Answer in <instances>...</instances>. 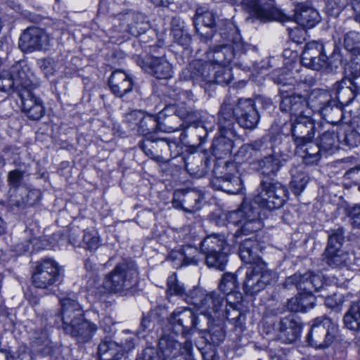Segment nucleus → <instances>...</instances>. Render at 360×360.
I'll return each instance as SVG.
<instances>
[{
  "label": "nucleus",
  "instance_id": "nucleus-1",
  "mask_svg": "<svg viewBox=\"0 0 360 360\" xmlns=\"http://www.w3.org/2000/svg\"><path fill=\"white\" fill-rule=\"evenodd\" d=\"M60 315L63 321V328L78 343H86L91 340L96 332L97 326L84 317L80 304L77 302L75 295L69 294L60 298Z\"/></svg>",
  "mask_w": 360,
  "mask_h": 360
},
{
  "label": "nucleus",
  "instance_id": "nucleus-2",
  "mask_svg": "<svg viewBox=\"0 0 360 360\" xmlns=\"http://www.w3.org/2000/svg\"><path fill=\"white\" fill-rule=\"evenodd\" d=\"M259 121V114L251 98H240L234 102L227 98L219 112V127L221 130H231L235 122L244 129H254Z\"/></svg>",
  "mask_w": 360,
  "mask_h": 360
},
{
  "label": "nucleus",
  "instance_id": "nucleus-3",
  "mask_svg": "<svg viewBox=\"0 0 360 360\" xmlns=\"http://www.w3.org/2000/svg\"><path fill=\"white\" fill-rule=\"evenodd\" d=\"M159 352L153 347L146 348L143 360H193V344L186 341L182 345L172 335H164L159 340Z\"/></svg>",
  "mask_w": 360,
  "mask_h": 360
},
{
  "label": "nucleus",
  "instance_id": "nucleus-4",
  "mask_svg": "<svg viewBox=\"0 0 360 360\" xmlns=\"http://www.w3.org/2000/svg\"><path fill=\"white\" fill-rule=\"evenodd\" d=\"M139 274L136 263L124 259L105 275L103 287L108 292H120L129 290L136 282Z\"/></svg>",
  "mask_w": 360,
  "mask_h": 360
},
{
  "label": "nucleus",
  "instance_id": "nucleus-5",
  "mask_svg": "<svg viewBox=\"0 0 360 360\" xmlns=\"http://www.w3.org/2000/svg\"><path fill=\"white\" fill-rule=\"evenodd\" d=\"M235 35L226 43L213 46L205 53L206 60L212 65L228 66L235 58L244 53L248 45L245 44L240 34L234 32Z\"/></svg>",
  "mask_w": 360,
  "mask_h": 360
},
{
  "label": "nucleus",
  "instance_id": "nucleus-6",
  "mask_svg": "<svg viewBox=\"0 0 360 360\" xmlns=\"http://www.w3.org/2000/svg\"><path fill=\"white\" fill-rule=\"evenodd\" d=\"M338 333V326L331 319L317 317L312 321L306 342L315 349H326L333 344Z\"/></svg>",
  "mask_w": 360,
  "mask_h": 360
},
{
  "label": "nucleus",
  "instance_id": "nucleus-7",
  "mask_svg": "<svg viewBox=\"0 0 360 360\" xmlns=\"http://www.w3.org/2000/svg\"><path fill=\"white\" fill-rule=\"evenodd\" d=\"M226 246V238L221 234H211L206 236L200 243V250L205 256L206 264L223 271L228 262L224 252Z\"/></svg>",
  "mask_w": 360,
  "mask_h": 360
},
{
  "label": "nucleus",
  "instance_id": "nucleus-8",
  "mask_svg": "<svg viewBox=\"0 0 360 360\" xmlns=\"http://www.w3.org/2000/svg\"><path fill=\"white\" fill-rule=\"evenodd\" d=\"M286 192L285 186L279 182L263 181L257 189L253 202L269 210L278 209L285 201Z\"/></svg>",
  "mask_w": 360,
  "mask_h": 360
},
{
  "label": "nucleus",
  "instance_id": "nucleus-9",
  "mask_svg": "<svg viewBox=\"0 0 360 360\" xmlns=\"http://www.w3.org/2000/svg\"><path fill=\"white\" fill-rule=\"evenodd\" d=\"M213 172L214 176L211 184L216 189L230 194H238L242 191L243 181L234 163L226 162L223 167H216Z\"/></svg>",
  "mask_w": 360,
  "mask_h": 360
},
{
  "label": "nucleus",
  "instance_id": "nucleus-10",
  "mask_svg": "<svg viewBox=\"0 0 360 360\" xmlns=\"http://www.w3.org/2000/svg\"><path fill=\"white\" fill-rule=\"evenodd\" d=\"M228 220L230 223L240 226L235 233L237 236L240 234H250L262 227L259 212L248 203H243L239 210L231 212Z\"/></svg>",
  "mask_w": 360,
  "mask_h": 360
},
{
  "label": "nucleus",
  "instance_id": "nucleus-11",
  "mask_svg": "<svg viewBox=\"0 0 360 360\" xmlns=\"http://www.w3.org/2000/svg\"><path fill=\"white\" fill-rule=\"evenodd\" d=\"M135 341V336L129 333H125L120 341L105 338L98 347L99 358L101 360H121L126 354L134 349Z\"/></svg>",
  "mask_w": 360,
  "mask_h": 360
},
{
  "label": "nucleus",
  "instance_id": "nucleus-12",
  "mask_svg": "<svg viewBox=\"0 0 360 360\" xmlns=\"http://www.w3.org/2000/svg\"><path fill=\"white\" fill-rule=\"evenodd\" d=\"M186 301L194 305L208 319L217 315L224 304V296L216 292L205 293L200 289H193Z\"/></svg>",
  "mask_w": 360,
  "mask_h": 360
},
{
  "label": "nucleus",
  "instance_id": "nucleus-13",
  "mask_svg": "<svg viewBox=\"0 0 360 360\" xmlns=\"http://www.w3.org/2000/svg\"><path fill=\"white\" fill-rule=\"evenodd\" d=\"M62 267L52 259L37 262L32 274V283L38 288L47 289L60 281Z\"/></svg>",
  "mask_w": 360,
  "mask_h": 360
},
{
  "label": "nucleus",
  "instance_id": "nucleus-14",
  "mask_svg": "<svg viewBox=\"0 0 360 360\" xmlns=\"http://www.w3.org/2000/svg\"><path fill=\"white\" fill-rule=\"evenodd\" d=\"M345 232L343 227H339L332 230L328 235V245L324 255L326 263L332 267L341 266L349 259L348 254L342 250Z\"/></svg>",
  "mask_w": 360,
  "mask_h": 360
},
{
  "label": "nucleus",
  "instance_id": "nucleus-15",
  "mask_svg": "<svg viewBox=\"0 0 360 360\" xmlns=\"http://www.w3.org/2000/svg\"><path fill=\"white\" fill-rule=\"evenodd\" d=\"M170 326L176 333L183 335H190L195 330H202L200 321L195 312L186 307H177L168 318Z\"/></svg>",
  "mask_w": 360,
  "mask_h": 360
},
{
  "label": "nucleus",
  "instance_id": "nucleus-16",
  "mask_svg": "<svg viewBox=\"0 0 360 360\" xmlns=\"http://www.w3.org/2000/svg\"><path fill=\"white\" fill-rule=\"evenodd\" d=\"M240 5L250 17L262 22L271 20L284 22L288 20V17L273 4H262L260 0H241Z\"/></svg>",
  "mask_w": 360,
  "mask_h": 360
},
{
  "label": "nucleus",
  "instance_id": "nucleus-17",
  "mask_svg": "<svg viewBox=\"0 0 360 360\" xmlns=\"http://www.w3.org/2000/svg\"><path fill=\"white\" fill-rule=\"evenodd\" d=\"M274 274L267 268L266 263L248 268L243 288L246 294L253 295L269 284L273 280Z\"/></svg>",
  "mask_w": 360,
  "mask_h": 360
},
{
  "label": "nucleus",
  "instance_id": "nucleus-18",
  "mask_svg": "<svg viewBox=\"0 0 360 360\" xmlns=\"http://www.w3.org/2000/svg\"><path fill=\"white\" fill-rule=\"evenodd\" d=\"M51 37L43 29L31 27L26 29L19 39L18 47L24 53L48 49Z\"/></svg>",
  "mask_w": 360,
  "mask_h": 360
},
{
  "label": "nucleus",
  "instance_id": "nucleus-19",
  "mask_svg": "<svg viewBox=\"0 0 360 360\" xmlns=\"http://www.w3.org/2000/svg\"><path fill=\"white\" fill-rule=\"evenodd\" d=\"M328 59L323 51V45L319 41H312L305 45L301 63L304 67L316 71L328 68L332 70L328 63Z\"/></svg>",
  "mask_w": 360,
  "mask_h": 360
},
{
  "label": "nucleus",
  "instance_id": "nucleus-20",
  "mask_svg": "<svg viewBox=\"0 0 360 360\" xmlns=\"http://www.w3.org/2000/svg\"><path fill=\"white\" fill-rule=\"evenodd\" d=\"M140 148L146 155L158 162H163L166 157L170 155L172 146L176 143L165 138H153L150 136L140 142Z\"/></svg>",
  "mask_w": 360,
  "mask_h": 360
},
{
  "label": "nucleus",
  "instance_id": "nucleus-21",
  "mask_svg": "<svg viewBox=\"0 0 360 360\" xmlns=\"http://www.w3.org/2000/svg\"><path fill=\"white\" fill-rule=\"evenodd\" d=\"M311 96L316 98L317 107L326 121L337 124L342 120V106L336 100H332L328 92H319L317 95L312 94Z\"/></svg>",
  "mask_w": 360,
  "mask_h": 360
},
{
  "label": "nucleus",
  "instance_id": "nucleus-22",
  "mask_svg": "<svg viewBox=\"0 0 360 360\" xmlns=\"http://www.w3.org/2000/svg\"><path fill=\"white\" fill-rule=\"evenodd\" d=\"M291 134L297 147L311 141L315 134V124L308 115H300L291 125Z\"/></svg>",
  "mask_w": 360,
  "mask_h": 360
},
{
  "label": "nucleus",
  "instance_id": "nucleus-23",
  "mask_svg": "<svg viewBox=\"0 0 360 360\" xmlns=\"http://www.w3.org/2000/svg\"><path fill=\"white\" fill-rule=\"evenodd\" d=\"M212 66L208 60L206 61L193 60L182 70L180 78L184 81L192 80L194 84H201L203 82L210 83L212 80Z\"/></svg>",
  "mask_w": 360,
  "mask_h": 360
},
{
  "label": "nucleus",
  "instance_id": "nucleus-24",
  "mask_svg": "<svg viewBox=\"0 0 360 360\" xmlns=\"http://www.w3.org/2000/svg\"><path fill=\"white\" fill-rule=\"evenodd\" d=\"M278 338L285 344L295 342L300 336L302 324L293 315H289L280 319L276 325Z\"/></svg>",
  "mask_w": 360,
  "mask_h": 360
},
{
  "label": "nucleus",
  "instance_id": "nucleus-25",
  "mask_svg": "<svg viewBox=\"0 0 360 360\" xmlns=\"http://www.w3.org/2000/svg\"><path fill=\"white\" fill-rule=\"evenodd\" d=\"M10 70L16 83L18 95L21 90L30 91L37 88L36 77L25 61L16 63L10 68Z\"/></svg>",
  "mask_w": 360,
  "mask_h": 360
},
{
  "label": "nucleus",
  "instance_id": "nucleus-26",
  "mask_svg": "<svg viewBox=\"0 0 360 360\" xmlns=\"http://www.w3.org/2000/svg\"><path fill=\"white\" fill-rule=\"evenodd\" d=\"M20 99L22 112L31 120H39L45 115L41 100L32 91L21 90L18 95Z\"/></svg>",
  "mask_w": 360,
  "mask_h": 360
},
{
  "label": "nucleus",
  "instance_id": "nucleus-27",
  "mask_svg": "<svg viewBox=\"0 0 360 360\" xmlns=\"http://www.w3.org/2000/svg\"><path fill=\"white\" fill-rule=\"evenodd\" d=\"M193 24L201 40L207 43L214 36L215 18L212 12L199 8L193 18Z\"/></svg>",
  "mask_w": 360,
  "mask_h": 360
},
{
  "label": "nucleus",
  "instance_id": "nucleus-28",
  "mask_svg": "<svg viewBox=\"0 0 360 360\" xmlns=\"http://www.w3.org/2000/svg\"><path fill=\"white\" fill-rule=\"evenodd\" d=\"M294 20L306 28H312L321 21L319 12L309 2H299L295 4Z\"/></svg>",
  "mask_w": 360,
  "mask_h": 360
},
{
  "label": "nucleus",
  "instance_id": "nucleus-29",
  "mask_svg": "<svg viewBox=\"0 0 360 360\" xmlns=\"http://www.w3.org/2000/svg\"><path fill=\"white\" fill-rule=\"evenodd\" d=\"M141 67L158 79H167L172 76L170 63L162 57L147 56L143 60Z\"/></svg>",
  "mask_w": 360,
  "mask_h": 360
},
{
  "label": "nucleus",
  "instance_id": "nucleus-30",
  "mask_svg": "<svg viewBox=\"0 0 360 360\" xmlns=\"http://www.w3.org/2000/svg\"><path fill=\"white\" fill-rule=\"evenodd\" d=\"M288 284H294L297 289L313 293L323 288V281L321 275L307 272L303 275L295 274L288 278Z\"/></svg>",
  "mask_w": 360,
  "mask_h": 360
},
{
  "label": "nucleus",
  "instance_id": "nucleus-31",
  "mask_svg": "<svg viewBox=\"0 0 360 360\" xmlns=\"http://www.w3.org/2000/svg\"><path fill=\"white\" fill-rule=\"evenodd\" d=\"M333 86L337 102L342 106L350 103L360 93V82L349 78H343L341 81L336 82Z\"/></svg>",
  "mask_w": 360,
  "mask_h": 360
},
{
  "label": "nucleus",
  "instance_id": "nucleus-32",
  "mask_svg": "<svg viewBox=\"0 0 360 360\" xmlns=\"http://www.w3.org/2000/svg\"><path fill=\"white\" fill-rule=\"evenodd\" d=\"M111 92L117 97H122L130 92L134 86L132 79L121 70L114 71L108 81Z\"/></svg>",
  "mask_w": 360,
  "mask_h": 360
},
{
  "label": "nucleus",
  "instance_id": "nucleus-33",
  "mask_svg": "<svg viewBox=\"0 0 360 360\" xmlns=\"http://www.w3.org/2000/svg\"><path fill=\"white\" fill-rule=\"evenodd\" d=\"M259 245L255 240L248 238L243 240L239 248V255L241 260L250 266L265 263L259 255Z\"/></svg>",
  "mask_w": 360,
  "mask_h": 360
},
{
  "label": "nucleus",
  "instance_id": "nucleus-34",
  "mask_svg": "<svg viewBox=\"0 0 360 360\" xmlns=\"http://www.w3.org/2000/svg\"><path fill=\"white\" fill-rule=\"evenodd\" d=\"M307 105L305 98L301 96H282L280 103V109L282 112H287L296 117L303 115Z\"/></svg>",
  "mask_w": 360,
  "mask_h": 360
},
{
  "label": "nucleus",
  "instance_id": "nucleus-35",
  "mask_svg": "<svg viewBox=\"0 0 360 360\" xmlns=\"http://www.w3.org/2000/svg\"><path fill=\"white\" fill-rule=\"evenodd\" d=\"M199 195L194 191H181L174 194L173 205L184 209L188 212L198 210Z\"/></svg>",
  "mask_w": 360,
  "mask_h": 360
},
{
  "label": "nucleus",
  "instance_id": "nucleus-36",
  "mask_svg": "<svg viewBox=\"0 0 360 360\" xmlns=\"http://www.w3.org/2000/svg\"><path fill=\"white\" fill-rule=\"evenodd\" d=\"M248 153L250 155L247 157L246 159L253 154L256 155L259 153L265 156L271 153H278L273 143L266 138H262L251 143L243 146L238 150V155L245 156V153Z\"/></svg>",
  "mask_w": 360,
  "mask_h": 360
},
{
  "label": "nucleus",
  "instance_id": "nucleus-37",
  "mask_svg": "<svg viewBox=\"0 0 360 360\" xmlns=\"http://www.w3.org/2000/svg\"><path fill=\"white\" fill-rule=\"evenodd\" d=\"M122 20L126 25V30L134 36L144 33L148 28L146 17L141 13L129 12L122 15Z\"/></svg>",
  "mask_w": 360,
  "mask_h": 360
},
{
  "label": "nucleus",
  "instance_id": "nucleus-38",
  "mask_svg": "<svg viewBox=\"0 0 360 360\" xmlns=\"http://www.w3.org/2000/svg\"><path fill=\"white\" fill-rule=\"evenodd\" d=\"M169 112H174V106H167L158 115L159 131L171 133L180 129L181 124L175 114L168 115Z\"/></svg>",
  "mask_w": 360,
  "mask_h": 360
},
{
  "label": "nucleus",
  "instance_id": "nucleus-39",
  "mask_svg": "<svg viewBox=\"0 0 360 360\" xmlns=\"http://www.w3.org/2000/svg\"><path fill=\"white\" fill-rule=\"evenodd\" d=\"M277 153H269L258 161V165L262 174L271 176L276 175L283 166L285 159H280Z\"/></svg>",
  "mask_w": 360,
  "mask_h": 360
},
{
  "label": "nucleus",
  "instance_id": "nucleus-40",
  "mask_svg": "<svg viewBox=\"0 0 360 360\" xmlns=\"http://www.w3.org/2000/svg\"><path fill=\"white\" fill-rule=\"evenodd\" d=\"M238 283L236 276L231 273H225L223 274L220 283L219 284V290L228 296L227 302H231V296L235 294L238 302L242 300V295L235 291L238 288Z\"/></svg>",
  "mask_w": 360,
  "mask_h": 360
},
{
  "label": "nucleus",
  "instance_id": "nucleus-41",
  "mask_svg": "<svg viewBox=\"0 0 360 360\" xmlns=\"http://www.w3.org/2000/svg\"><path fill=\"white\" fill-rule=\"evenodd\" d=\"M220 131L222 135L215 139L212 145V153L218 158H221L224 155L230 154L233 144L231 139L226 138L224 135L226 130H221L220 129Z\"/></svg>",
  "mask_w": 360,
  "mask_h": 360
},
{
  "label": "nucleus",
  "instance_id": "nucleus-42",
  "mask_svg": "<svg viewBox=\"0 0 360 360\" xmlns=\"http://www.w3.org/2000/svg\"><path fill=\"white\" fill-rule=\"evenodd\" d=\"M159 130L158 115H143L137 127L138 132L146 138L153 136L151 134Z\"/></svg>",
  "mask_w": 360,
  "mask_h": 360
},
{
  "label": "nucleus",
  "instance_id": "nucleus-43",
  "mask_svg": "<svg viewBox=\"0 0 360 360\" xmlns=\"http://www.w3.org/2000/svg\"><path fill=\"white\" fill-rule=\"evenodd\" d=\"M344 323L351 330H360V304L352 303L344 316Z\"/></svg>",
  "mask_w": 360,
  "mask_h": 360
},
{
  "label": "nucleus",
  "instance_id": "nucleus-44",
  "mask_svg": "<svg viewBox=\"0 0 360 360\" xmlns=\"http://www.w3.org/2000/svg\"><path fill=\"white\" fill-rule=\"evenodd\" d=\"M185 167L188 172L195 178H201L207 173L206 162L200 155L189 158Z\"/></svg>",
  "mask_w": 360,
  "mask_h": 360
},
{
  "label": "nucleus",
  "instance_id": "nucleus-45",
  "mask_svg": "<svg viewBox=\"0 0 360 360\" xmlns=\"http://www.w3.org/2000/svg\"><path fill=\"white\" fill-rule=\"evenodd\" d=\"M30 175V165L25 163L19 164L18 168L11 170L8 174V181L13 187H18L25 176Z\"/></svg>",
  "mask_w": 360,
  "mask_h": 360
},
{
  "label": "nucleus",
  "instance_id": "nucleus-46",
  "mask_svg": "<svg viewBox=\"0 0 360 360\" xmlns=\"http://www.w3.org/2000/svg\"><path fill=\"white\" fill-rule=\"evenodd\" d=\"M301 146L304 147L302 158L306 165L316 164L319 161L321 158L320 151L321 150L317 144L310 141Z\"/></svg>",
  "mask_w": 360,
  "mask_h": 360
},
{
  "label": "nucleus",
  "instance_id": "nucleus-47",
  "mask_svg": "<svg viewBox=\"0 0 360 360\" xmlns=\"http://www.w3.org/2000/svg\"><path fill=\"white\" fill-rule=\"evenodd\" d=\"M214 71L212 77V80L210 82H214L217 84H219L221 85H226L233 79V75L231 73V70L227 66H214L212 65V68L211 70Z\"/></svg>",
  "mask_w": 360,
  "mask_h": 360
},
{
  "label": "nucleus",
  "instance_id": "nucleus-48",
  "mask_svg": "<svg viewBox=\"0 0 360 360\" xmlns=\"http://www.w3.org/2000/svg\"><path fill=\"white\" fill-rule=\"evenodd\" d=\"M205 338L214 345H218L225 339V331L222 325L212 324L206 333Z\"/></svg>",
  "mask_w": 360,
  "mask_h": 360
},
{
  "label": "nucleus",
  "instance_id": "nucleus-49",
  "mask_svg": "<svg viewBox=\"0 0 360 360\" xmlns=\"http://www.w3.org/2000/svg\"><path fill=\"white\" fill-rule=\"evenodd\" d=\"M344 46L349 51L360 54V33L356 31H349L344 36Z\"/></svg>",
  "mask_w": 360,
  "mask_h": 360
},
{
  "label": "nucleus",
  "instance_id": "nucleus-50",
  "mask_svg": "<svg viewBox=\"0 0 360 360\" xmlns=\"http://www.w3.org/2000/svg\"><path fill=\"white\" fill-rule=\"evenodd\" d=\"M14 91L17 92V86L11 70L1 72L0 74V91L10 94Z\"/></svg>",
  "mask_w": 360,
  "mask_h": 360
},
{
  "label": "nucleus",
  "instance_id": "nucleus-51",
  "mask_svg": "<svg viewBox=\"0 0 360 360\" xmlns=\"http://www.w3.org/2000/svg\"><path fill=\"white\" fill-rule=\"evenodd\" d=\"M337 136L333 131H326L319 138L317 143L321 150L332 152L336 148Z\"/></svg>",
  "mask_w": 360,
  "mask_h": 360
},
{
  "label": "nucleus",
  "instance_id": "nucleus-52",
  "mask_svg": "<svg viewBox=\"0 0 360 360\" xmlns=\"http://www.w3.org/2000/svg\"><path fill=\"white\" fill-rule=\"evenodd\" d=\"M167 293L169 295H177L185 297V300L190 295L186 293L184 285L181 284L176 279V275L170 276L167 279Z\"/></svg>",
  "mask_w": 360,
  "mask_h": 360
},
{
  "label": "nucleus",
  "instance_id": "nucleus-53",
  "mask_svg": "<svg viewBox=\"0 0 360 360\" xmlns=\"http://www.w3.org/2000/svg\"><path fill=\"white\" fill-rule=\"evenodd\" d=\"M272 79L277 84H281L283 88L285 86L293 87L295 79L292 77V73L285 71V70H276L272 74Z\"/></svg>",
  "mask_w": 360,
  "mask_h": 360
},
{
  "label": "nucleus",
  "instance_id": "nucleus-54",
  "mask_svg": "<svg viewBox=\"0 0 360 360\" xmlns=\"http://www.w3.org/2000/svg\"><path fill=\"white\" fill-rule=\"evenodd\" d=\"M100 237L95 230L85 231L82 243L84 247L89 250H95L100 246Z\"/></svg>",
  "mask_w": 360,
  "mask_h": 360
},
{
  "label": "nucleus",
  "instance_id": "nucleus-55",
  "mask_svg": "<svg viewBox=\"0 0 360 360\" xmlns=\"http://www.w3.org/2000/svg\"><path fill=\"white\" fill-rule=\"evenodd\" d=\"M25 192V195L22 198L21 200H16L15 205L18 207H25L32 206L37 203L41 197V193L39 190H32Z\"/></svg>",
  "mask_w": 360,
  "mask_h": 360
},
{
  "label": "nucleus",
  "instance_id": "nucleus-56",
  "mask_svg": "<svg viewBox=\"0 0 360 360\" xmlns=\"http://www.w3.org/2000/svg\"><path fill=\"white\" fill-rule=\"evenodd\" d=\"M199 255L198 250L196 248L192 246H186L182 248V265H188V264H196L198 258V255Z\"/></svg>",
  "mask_w": 360,
  "mask_h": 360
},
{
  "label": "nucleus",
  "instance_id": "nucleus-57",
  "mask_svg": "<svg viewBox=\"0 0 360 360\" xmlns=\"http://www.w3.org/2000/svg\"><path fill=\"white\" fill-rule=\"evenodd\" d=\"M309 178L304 173L293 174L290 182L291 188L296 195H299L304 189Z\"/></svg>",
  "mask_w": 360,
  "mask_h": 360
},
{
  "label": "nucleus",
  "instance_id": "nucleus-58",
  "mask_svg": "<svg viewBox=\"0 0 360 360\" xmlns=\"http://www.w3.org/2000/svg\"><path fill=\"white\" fill-rule=\"evenodd\" d=\"M347 70L348 75L345 78H349L353 81L358 82L360 78V53L351 59Z\"/></svg>",
  "mask_w": 360,
  "mask_h": 360
},
{
  "label": "nucleus",
  "instance_id": "nucleus-59",
  "mask_svg": "<svg viewBox=\"0 0 360 360\" xmlns=\"http://www.w3.org/2000/svg\"><path fill=\"white\" fill-rule=\"evenodd\" d=\"M226 317L232 322L236 328L242 329L245 321V316L240 311L233 308L232 311L226 310Z\"/></svg>",
  "mask_w": 360,
  "mask_h": 360
},
{
  "label": "nucleus",
  "instance_id": "nucleus-60",
  "mask_svg": "<svg viewBox=\"0 0 360 360\" xmlns=\"http://www.w3.org/2000/svg\"><path fill=\"white\" fill-rule=\"evenodd\" d=\"M311 292L304 291V292L300 293V302L302 304V311L307 312L308 310L313 309L315 306V297L311 295Z\"/></svg>",
  "mask_w": 360,
  "mask_h": 360
},
{
  "label": "nucleus",
  "instance_id": "nucleus-61",
  "mask_svg": "<svg viewBox=\"0 0 360 360\" xmlns=\"http://www.w3.org/2000/svg\"><path fill=\"white\" fill-rule=\"evenodd\" d=\"M38 64L46 77L53 75L56 70V65L53 58H46L40 59L38 61Z\"/></svg>",
  "mask_w": 360,
  "mask_h": 360
},
{
  "label": "nucleus",
  "instance_id": "nucleus-62",
  "mask_svg": "<svg viewBox=\"0 0 360 360\" xmlns=\"http://www.w3.org/2000/svg\"><path fill=\"white\" fill-rule=\"evenodd\" d=\"M172 33L175 41L181 46H187L191 42V38L186 29L174 30Z\"/></svg>",
  "mask_w": 360,
  "mask_h": 360
},
{
  "label": "nucleus",
  "instance_id": "nucleus-63",
  "mask_svg": "<svg viewBox=\"0 0 360 360\" xmlns=\"http://www.w3.org/2000/svg\"><path fill=\"white\" fill-rule=\"evenodd\" d=\"M143 113L139 110H132L125 114L124 121L132 129L137 128L139 122L142 117Z\"/></svg>",
  "mask_w": 360,
  "mask_h": 360
},
{
  "label": "nucleus",
  "instance_id": "nucleus-64",
  "mask_svg": "<svg viewBox=\"0 0 360 360\" xmlns=\"http://www.w3.org/2000/svg\"><path fill=\"white\" fill-rule=\"evenodd\" d=\"M350 217L353 228L360 229V204L352 207L350 211Z\"/></svg>",
  "mask_w": 360,
  "mask_h": 360
}]
</instances>
